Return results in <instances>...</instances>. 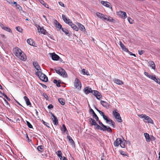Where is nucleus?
<instances>
[{
	"label": "nucleus",
	"instance_id": "1",
	"mask_svg": "<svg viewBox=\"0 0 160 160\" xmlns=\"http://www.w3.org/2000/svg\"><path fill=\"white\" fill-rule=\"evenodd\" d=\"M13 52L17 57L21 60L25 61L26 59L25 55L19 48H14L13 49Z\"/></svg>",
	"mask_w": 160,
	"mask_h": 160
},
{
	"label": "nucleus",
	"instance_id": "2",
	"mask_svg": "<svg viewBox=\"0 0 160 160\" xmlns=\"http://www.w3.org/2000/svg\"><path fill=\"white\" fill-rule=\"evenodd\" d=\"M36 74L42 81L44 82H47L48 80V78L47 76L44 74L42 73L41 71H38L36 72Z\"/></svg>",
	"mask_w": 160,
	"mask_h": 160
},
{
	"label": "nucleus",
	"instance_id": "3",
	"mask_svg": "<svg viewBox=\"0 0 160 160\" xmlns=\"http://www.w3.org/2000/svg\"><path fill=\"white\" fill-rule=\"evenodd\" d=\"M55 70L57 73L64 78L67 77V74L65 70L62 68H60L58 69H55Z\"/></svg>",
	"mask_w": 160,
	"mask_h": 160
},
{
	"label": "nucleus",
	"instance_id": "4",
	"mask_svg": "<svg viewBox=\"0 0 160 160\" xmlns=\"http://www.w3.org/2000/svg\"><path fill=\"white\" fill-rule=\"evenodd\" d=\"M117 110H115L113 111V115L115 118L117 119L119 122H121L122 120L120 114L117 111Z\"/></svg>",
	"mask_w": 160,
	"mask_h": 160
},
{
	"label": "nucleus",
	"instance_id": "5",
	"mask_svg": "<svg viewBox=\"0 0 160 160\" xmlns=\"http://www.w3.org/2000/svg\"><path fill=\"white\" fill-rule=\"evenodd\" d=\"M38 30L39 31V32H40L41 33L44 35H47L48 34V32L45 30L43 27H41L39 25H38L37 27Z\"/></svg>",
	"mask_w": 160,
	"mask_h": 160
},
{
	"label": "nucleus",
	"instance_id": "6",
	"mask_svg": "<svg viewBox=\"0 0 160 160\" xmlns=\"http://www.w3.org/2000/svg\"><path fill=\"white\" fill-rule=\"evenodd\" d=\"M74 85L75 87L78 89H80L81 87V84L79 79L77 78H76L75 82Z\"/></svg>",
	"mask_w": 160,
	"mask_h": 160
},
{
	"label": "nucleus",
	"instance_id": "7",
	"mask_svg": "<svg viewBox=\"0 0 160 160\" xmlns=\"http://www.w3.org/2000/svg\"><path fill=\"white\" fill-rule=\"evenodd\" d=\"M117 14L123 18H127L126 13L124 12L120 11L117 12Z\"/></svg>",
	"mask_w": 160,
	"mask_h": 160
},
{
	"label": "nucleus",
	"instance_id": "8",
	"mask_svg": "<svg viewBox=\"0 0 160 160\" xmlns=\"http://www.w3.org/2000/svg\"><path fill=\"white\" fill-rule=\"evenodd\" d=\"M50 114L53 123L55 125H57L58 124V120L52 113L51 112Z\"/></svg>",
	"mask_w": 160,
	"mask_h": 160
},
{
	"label": "nucleus",
	"instance_id": "9",
	"mask_svg": "<svg viewBox=\"0 0 160 160\" xmlns=\"http://www.w3.org/2000/svg\"><path fill=\"white\" fill-rule=\"evenodd\" d=\"M101 3L104 6L109 8H110L112 10V7L110 3L108 2L102 1L101 2Z\"/></svg>",
	"mask_w": 160,
	"mask_h": 160
},
{
	"label": "nucleus",
	"instance_id": "10",
	"mask_svg": "<svg viewBox=\"0 0 160 160\" xmlns=\"http://www.w3.org/2000/svg\"><path fill=\"white\" fill-rule=\"evenodd\" d=\"M84 92L86 94H88L90 93H93V90H92V89L89 87H85L84 89Z\"/></svg>",
	"mask_w": 160,
	"mask_h": 160
},
{
	"label": "nucleus",
	"instance_id": "11",
	"mask_svg": "<svg viewBox=\"0 0 160 160\" xmlns=\"http://www.w3.org/2000/svg\"><path fill=\"white\" fill-rule=\"evenodd\" d=\"M97 16L100 18L101 19L103 20H107V18L105 17V15L99 12H97L96 13Z\"/></svg>",
	"mask_w": 160,
	"mask_h": 160
},
{
	"label": "nucleus",
	"instance_id": "12",
	"mask_svg": "<svg viewBox=\"0 0 160 160\" xmlns=\"http://www.w3.org/2000/svg\"><path fill=\"white\" fill-rule=\"evenodd\" d=\"M94 95L96 96L98 99L100 100L101 98V95L100 93L97 91L93 90Z\"/></svg>",
	"mask_w": 160,
	"mask_h": 160
},
{
	"label": "nucleus",
	"instance_id": "13",
	"mask_svg": "<svg viewBox=\"0 0 160 160\" xmlns=\"http://www.w3.org/2000/svg\"><path fill=\"white\" fill-rule=\"evenodd\" d=\"M121 142V139L120 138H118L115 141L114 143V145L115 146H118L120 144Z\"/></svg>",
	"mask_w": 160,
	"mask_h": 160
},
{
	"label": "nucleus",
	"instance_id": "14",
	"mask_svg": "<svg viewBox=\"0 0 160 160\" xmlns=\"http://www.w3.org/2000/svg\"><path fill=\"white\" fill-rule=\"evenodd\" d=\"M52 58L54 60H58L60 58L57 55L54 53H52L51 54Z\"/></svg>",
	"mask_w": 160,
	"mask_h": 160
},
{
	"label": "nucleus",
	"instance_id": "15",
	"mask_svg": "<svg viewBox=\"0 0 160 160\" xmlns=\"http://www.w3.org/2000/svg\"><path fill=\"white\" fill-rule=\"evenodd\" d=\"M77 25L78 26L79 29L83 32L86 31V29L84 26L82 24H81L80 23H77Z\"/></svg>",
	"mask_w": 160,
	"mask_h": 160
},
{
	"label": "nucleus",
	"instance_id": "16",
	"mask_svg": "<svg viewBox=\"0 0 160 160\" xmlns=\"http://www.w3.org/2000/svg\"><path fill=\"white\" fill-rule=\"evenodd\" d=\"M119 43V45L122 50L125 52H128V49L123 44L121 41H120Z\"/></svg>",
	"mask_w": 160,
	"mask_h": 160
},
{
	"label": "nucleus",
	"instance_id": "17",
	"mask_svg": "<svg viewBox=\"0 0 160 160\" xmlns=\"http://www.w3.org/2000/svg\"><path fill=\"white\" fill-rule=\"evenodd\" d=\"M33 65L35 67V68L38 70V71H41V69H40V66L38 65V63L36 62H33Z\"/></svg>",
	"mask_w": 160,
	"mask_h": 160
},
{
	"label": "nucleus",
	"instance_id": "18",
	"mask_svg": "<svg viewBox=\"0 0 160 160\" xmlns=\"http://www.w3.org/2000/svg\"><path fill=\"white\" fill-rule=\"evenodd\" d=\"M157 83L160 85V79L158 78H157L155 75L152 76V78H151Z\"/></svg>",
	"mask_w": 160,
	"mask_h": 160
},
{
	"label": "nucleus",
	"instance_id": "19",
	"mask_svg": "<svg viewBox=\"0 0 160 160\" xmlns=\"http://www.w3.org/2000/svg\"><path fill=\"white\" fill-rule=\"evenodd\" d=\"M144 119L146 120V122L148 123L151 124H153V121L152 119L148 116H146Z\"/></svg>",
	"mask_w": 160,
	"mask_h": 160
},
{
	"label": "nucleus",
	"instance_id": "20",
	"mask_svg": "<svg viewBox=\"0 0 160 160\" xmlns=\"http://www.w3.org/2000/svg\"><path fill=\"white\" fill-rule=\"evenodd\" d=\"M100 103L103 107L106 108H108L109 107V104L106 102L101 100L100 102Z\"/></svg>",
	"mask_w": 160,
	"mask_h": 160
},
{
	"label": "nucleus",
	"instance_id": "21",
	"mask_svg": "<svg viewBox=\"0 0 160 160\" xmlns=\"http://www.w3.org/2000/svg\"><path fill=\"white\" fill-rule=\"evenodd\" d=\"M144 135L147 142H150V139L149 134L147 133H144Z\"/></svg>",
	"mask_w": 160,
	"mask_h": 160
},
{
	"label": "nucleus",
	"instance_id": "22",
	"mask_svg": "<svg viewBox=\"0 0 160 160\" xmlns=\"http://www.w3.org/2000/svg\"><path fill=\"white\" fill-rule=\"evenodd\" d=\"M24 99L26 101V102L27 105L29 106L31 105V103L30 102L27 96H24Z\"/></svg>",
	"mask_w": 160,
	"mask_h": 160
},
{
	"label": "nucleus",
	"instance_id": "23",
	"mask_svg": "<svg viewBox=\"0 0 160 160\" xmlns=\"http://www.w3.org/2000/svg\"><path fill=\"white\" fill-rule=\"evenodd\" d=\"M67 138H68L69 142L71 143L72 145L75 146V143L74 141L72 139V138L70 136H67Z\"/></svg>",
	"mask_w": 160,
	"mask_h": 160
},
{
	"label": "nucleus",
	"instance_id": "24",
	"mask_svg": "<svg viewBox=\"0 0 160 160\" xmlns=\"http://www.w3.org/2000/svg\"><path fill=\"white\" fill-rule=\"evenodd\" d=\"M114 82L118 85H122L123 84V82L122 81L118 79H115L114 81Z\"/></svg>",
	"mask_w": 160,
	"mask_h": 160
},
{
	"label": "nucleus",
	"instance_id": "25",
	"mask_svg": "<svg viewBox=\"0 0 160 160\" xmlns=\"http://www.w3.org/2000/svg\"><path fill=\"white\" fill-rule=\"evenodd\" d=\"M89 122H90V124L91 126L96 125H97V123L95 120L90 118L89 119Z\"/></svg>",
	"mask_w": 160,
	"mask_h": 160
},
{
	"label": "nucleus",
	"instance_id": "26",
	"mask_svg": "<svg viewBox=\"0 0 160 160\" xmlns=\"http://www.w3.org/2000/svg\"><path fill=\"white\" fill-rule=\"evenodd\" d=\"M56 153L57 154L58 157L61 160H62L63 157L62 156V153L61 151L60 150L58 151Z\"/></svg>",
	"mask_w": 160,
	"mask_h": 160
},
{
	"label": "nucleus",
	"instance_id": "27",
	"mask_svg": "<svg viewBox=\"0 0 160 160\" xmlns=\"http://www.w3.org/2000/svg\"><path fill=\"white\" fill-rule=\"evenodd\" d=\"M27 42L30 45L33 46L34 44V43L33 42L31 38L28 39L27 40Z\"/></svg>",
	"mask_w": 160,
	"mask_h": 160
},
{
	"label": "nucleus",
	"instance_id": "28",
	"mask_svg": "<svg viewBox=\"0 0 160 160\" xmlns=\"http://www.w3.org/2000/svg\"><path fill=\"white\" fill-rule=\"evenodd\" d=\"M53 82L54 83H55L56 84V85L58 87H59L61 86V85H60L61 81L60 80L57 81V80H56V79H54L53 80Z\"/></svg>",
	"mask_w": 160,
	"mask_h": 160
},
{
	"label": "nucleus",
	"instance_id": "29",
	"mask_svg": "<svg viewBox=\"0 0 160 160\" xmlns=\"http://www.w3.org/2000/svg\"><path fill=\"white\" fill-rule=\"evenodd\" d=\"M150 66L152 68L154 69L155 68V66L153 62L152 61H150L149 62Z\"/></svg>",
	"mask_w": 160,
	"mask_h": 160
},
{
	"label": "nucleus",
	"instance_id": "30",
	"mask_svg": "<svg viewBox=\"0 0 160 160\" xmlns=\"http://www.w3.org/2000/svg\"><path fill=\"white\" fill-rule=\"evenodd\" d=\"M40 3L43 4L44 6H45L46 8H48V5L42 0H40L39 1Z\"/></svg>",
	"mask_w": 160,
	"mask_h": 160
},
{
	"label": "nucleus",
	"instance_id": "31",
	"mask_svg": "<svg viewBox=\"0 0 160 160\" xmlns=\"http://www.w3.org/2000/svg\"><path fill=\"white\" fill-rule=\"evenodd\" d=\"M120 146L123 148H125V141H122L121 140V142L120 143Z\"/></svg>",
	"mask_w": 160,
	"mask_h": 160
},
{
	"label": "nucleus",
	"instance_id": "32",
	"mask_svg": "<svg viewBox=\"0 0 160 160\" xmlns=\"http://www.w3.org/2000/svg\"><path fill=\"white\" fill-rule=\"evenodd\" d=\"M61 130L63 132H65L66 131H67V129L64 124H63L62 127L61 128Z\"/></svg>",
	"mask_w": 160,
	"mask_h": 160
},
{
	"label": "nucleus",
	"instance_id": "33",
	"mask_svg": "<svg viewBox=\"0 0 160 160\" xmlns=\"http://www.w3.org/2000/svg\"><path fill=\"white\" fill-rule=\"evenodd\" d=\"M71 28L74 30L78 31V28L75 24H73L71 26Z\"/></svg>",
	"mask_w": 160,
	"mask_h": 160
},
{
	"label": "nucleus",
	"instance_id": "34",
	"mask_svg": "<svg viewBox=\"0 0 160 160\" xmlns=\"http://www.w3.org/2000/svg\"><path fill=\"white\" fill-rule=\"evenodd\" d=\"M58 101L62 105H64L65 104V100L63 99L62 98H59Z\"/></svg>",
	"mask_w": 160,
	"mask_h": 160
},
{
	"label": "nucleus",
	"instance_id": "35",
	"mask_svg": "<svg viewBox=\"0 0 160 160\" xmlns=\"http://www.w3.org/2000/svg\"><path fill=\"white\" fill-rule=\"evenodd\" d=\"M43 146L42 145L38 146L37 147V149L40 152H42L43 150Z\"/></svg>",
	"mask_w": 160,
	"mask_h": 160
},
{
	"label": "nucleus",
	"instance_id": "36",
	"mask_svg": "<svg viewBox=\"0 0 160 160\" xmlns=\"http://www.w3.org/2000/svg\"><path fill=\"white\" fill-rule=\"evenodd\" d=\"M82 73L83 75H89V72H88L87 71H86L85 69H83L82 70Z\"/></svg>",
	"mask_w": 160,
	"mask_h": 160
},
{
	"label": "nucleus",
	"instance_id": "37",
	"mask_svg": "<svg viewBox=\"0 0 160 160\" xmlns=\"http://www.w3.org/2000/svg\"><path fill=\"white\" fill-rule=\"evenodd\" d=\"M16 29L17 31L20 32H22L23 31L22 29L19 26L16 27Z\"/></svg>",
	"mask_w": 160,
	"mask_h": 160
},
{
	"label": "nucleus",
	"instance_id": "38",
	"mask_svg": "<svg viewBox=\"0 0 160 160\" xmlns=\"http://www.w3.org/2000/svg\"><path fill=\"white\" fill-rule=\"evenodd\" d=\"M144 74L146 76L150 79H151L152 78V76H153V75H150L147 72H144Z\"/></svg>",
	"mask_w": 160,
	"mask_h": 160
},
{
	"label": "nucleus",
	"instance_id": "39",
	"mask_svg": "<svg viewBox=\"0 0 160 160\" xmlns=\"http://www.w3.org/2000/svg\"><path fill=\"white\" fill-rule=\"evenodd\" d=\"M62 30L63 32H64L67 35H68V31L67 29L62 28Z\"/></svg>",
	"mask_w": 160,
	"mask_h": 160
},
{
	"label": "nucleus",
	"instance_id": "40",
	"mask_svg": "<svg viewBox=\"0 0 160 160\" xmlns=\"http://www.w3.org/2000/svg\"><path fill=\"white\" fill-rule=\"evenodd\" d=\"M4 30H6V31L8 32H12V31L10 28L8 27H5Z\"/></svg>",
	"mask_w": 160,
	"mask_h": 160
},
{
	"label": "nucleus",
	"instance_id": "41",
	"mask_svg": "<svg viewBox=\"0 0 160 160\" xmlns=\"http://www.w3.org/2000/svg\"><path fill=\"white\" fill-rule=\"evenodd\" d=\"M92 116L93 118H95L97 121V120H98L99 118L95 113H94L93 114H92Z\"/></svg>",
	"mask_w": 160,
	"mask_h": 160
},
{
	"label": "nucleus",
	"instance_id": "42",
	"mask_svg": "<svg viewBox=\"0 0 160 160\" xmlns=\"http://www.w3.org/2000/svg\"><path fill=\"white\" fill-rule=\"evenodd\" d=\"M120 154L123 156H127L128 157V156L124 151H120Z\"/></svg>",
	"mask_w": 160,
	"mask_h": 160
},
{
	"label": "nucleus",
	"instance_id": "43",
	"mask_svg": "<svg viewBox=\"0 0 160 160\" xmlns=\"http://www.w3.org/2000/svg\"><path fill=\"white\" fill-rule=\"evenodd\" d=\"M26 122H27V125L29 128H32V125L31 124V123L28 121H26Z\"/></svg>",
	"mask_w": 160,
	"mask_h": 160
},
{
	"label": "nucleus",
	"instance_id": "44",
	"mask_svg": "<svg viewBox=\"0 0 160 160\" xmlns=\"http://www.w3.org/2000/svg\"><path fill=\"white\" fill-rule=\"evenodd\" d=\"M128 22H129L130 23L132 24V23H133V22H134L133 20L131 18H128Z\"/></svg>",
	"mask_w": 160,
	"mask_h": 160
},
{
	"label": "nucleus",
	"instance_id": "45",
	"mask_svg": "<svg viewBox=\"0 0 160 160\" xmlns=\"http://www.w3.org/2000/svg\"><path fill=\"white\" fill-rule=\"evenodd\" d=\"M55 27L56 28H58L59 29H62V26L60 23H59L58 24H57V25Z\"/></svg>",
	"mask_w": 160,
	"mask_h": 160
},
{
	"label": "nucleus",
	"instance_id": "46",
	"mask_svg": "<svg viewBox=\"0 0 160 160\" xmlns=\"http://www.w3.org/2000/svg\"><path fill=\"white\" fill-rule=\"evenodd\" d=\"M138 116L141 118H144L145 119L147 115L145 114H142L141 115H138Z\"/></svg>",
	"mask_w": 160,
	"mask_h": 160
},
{
	"label": "nucleus",
	"instance_id": "47",
	"mask_svg": "<svg viewBox=\"0 0 160 160\" xmlns=\"http://www.w3.org/2000/svg\"><path fill=\"white\" fill-rule=\"evenodd\" d=\"M62 18L64 22L67 21V18L65 15L62 14Z\"/></svg>",
	"mask_w": 160,
	"mask_h": 160
},
{
	"label": "nucleus",
	"instance_id": "48",
	"mask_svg": "<svg viewBox=\"0 0 160 160\" xmlns=\"http://www.w3.org/2000/svg\"><path fill=\"white\" fill-rule=\"evenodd\" d=\"M42 122H43V123L45 125H46L47 127H49V126L48 125H49V124L47 122H46L44 121L43 120H42Z\"/></svg>",
	"mask_w": 160,
	"mask_h": 160
},
{
	"label": "nucleus",
	"instance_id": "49",
	"mask_svg": "<svg viewBox=\"0 0 160 160\" xmlns=\"http://www.w3.org/2000/svg\"><path fill=\"white\" fill-rule=\"evenodd\" d=\"M16 6L19 10H22V8L19 5L17 4Z\"/></svg>",
	"mask_w": 160,
	"mask_h": 160
},
{
	"label": "nucleus",
	"instance_id": "50",
	"mask_svg": "<svg viewBox=\"0 0 160 160\" xmlns=\"http://www.w3.org/2000/svg\"><path fill=\"white\" fill-rule=\"evenodd\" d=\"M106 131H107L109 132H111L112 131V130L110 127L109 126H107V128H106Z\"/></svg>",
	"mask_w": 160,
	"mask_h": 160
},
{
	"label": "nucleus",
	"instance_id": "51",
	"mask_svg": "<svg viewBox=\"0 0 160 160\" xmlns=\"http://www.w3.org/2000/svg\"><path fill=\"white\" fill-rule=\"evenodd\" d=\"M97 126H96V128L97 129H100V130H102V129H103V128L102 127H101L99 125H98L97 124V125H96Z\"/></svg>",
	"mask_w": 160,
	"mask_h": 160
},
{
	"label": "nucleus",
	"instance_id": "52",
	"mask_svg": "<svg viewBox=\"0 0 160 160\" xmlns=\"http://www.w3.org/2000/svg\"><path fill=\"white\" fill-rule=\"evenodd\" d=\"M2 95L7 100H8L9 101L10 100V99L4 93H2Z\"/></svg>",
	"mask_w": 160,
	"mask_h": 160
},
{
	"label": "nucleus",
	"instance_id": "53",
	"mask_svg": "<svg viewBox=\"0 0 160 160\" xmlns=\"http://www.w3.org/2000/svg\"><path fill=\"white\" fill-rule=\"evenodd\" d=\"M138 53L140 55H141L143 54V52H144V51L143 50H138Z\"/></svg>",
	"mask_w": 160,
	"mask_h": 160
},
{
	"label": "nucleus",
	"instance_id": "54",
	"mask_svg": "<svg viewBox=\"0 0 160 160\" xmlns=\"http://www.w3.org/2000/svg\"><path fill=\"white\" fill-rule=\"evenodd\" d=\"M106 121L108 120V118L105 115L102 117Z\"/></svg>",
	"mask_w": 160,
	"mask_h": 160
},
{
	"label": "nucleus",
	"instance_id": "55",
	"mask_svg": "<svg viewBox=\"0 0 160 160\" xmlns=\"http://www.w3.org/2000/svg\"><path fill=\"white\" fill-rule=\"evenodd\" d=\"M113 121L110 119H108V120L106 121V122L109 124H111Z\"/></svg>",
	"mask_w": 160,
	"mask_h": 160
},
{
	"label": "nucleus",
	"instance_id": "56",
	"mask_svg": "<svg viewBox=\"0 0 160 160\" xmlns=\"http://www.w3.org/2000/svg\"><path fill=\"white\" fill-rule=\"evenodd\" d=\"M58 3H59V5H60L61 6L63 7H64V4L63 3H62V2H58Z\"/></svg>",
	"mask_w": 160,
	"mask_h": 160
},
{
	"label": "nucleus",
	"instance_id": "57",
	"mask_svg": "<svg viewBox=\"0 0 160 160\" xmlns=\"http://www.w3.org/2000/svg\"><path fill=\"white\" fill-rule=\"evenodd\" d=\"M3 99L4 101L5 104L6 105H8L9 106V104L8 102L5 98H3Z\"/></svg>",
	"mask_w": 160,
	"mask_h": 160
},
{
	"label": "nucleus",
	"instance_id": "58",
	"mask_svg": "<svg viewBox=\"0 0 160 160\" xmlns=\"http://www.w3.org/2000/svg\"><path fill=\"white\" fill-rule=\"evenodd\" d=\"M0 26L2 29H4L6 26L1 23H0Z\"/></svg>",
	"mask_w": 160,
	"mask_h": 160
},
{
	"label": "nucleus",
	"instance_id": "59",
	"mask_svg": "<svg viewBox=\"0 0 160 160\" xmlns=\"http://www.w3.org/2000/svg\"><path fill=\"white\" fill-rule=\"evenodd\" d=\"M53 108V106L52 104H50L48 106V108L49 109L52 108Z\"/></svg>",
	"mask_w": 160,
	"mask_h": 160
},
{
	"label": "nucleus",
	"instance_id": "60",
	"mask_svg": "<svg viewBox=\"0 0 160 160\" xmlns=\"http://www.w3.org/2000/svg\"><path fill=\"white\" fill-rule=\"evenodd\" d=\"M97 121L98 122V123H99V124H100L101 126H102H102H104V125H103V123H102V122H100V121L99 120H97Z\"/></svg>",
	"mask_w": 160,
	"mask_h": 160
},
{
	"label": "nucleus",
	"instance_id": "61",
	"mask_svg": "<svg viewBox=\"0 0 160 160\" xmlns=\"http://www.w3.org/2000/svg\"><path fill=\"white\" fill-rule=\"evenodd\" d=\"M54 24H55V26H56L57 25V24H58V23H59V22H58L57 20H55L54 21Z\"/></svg>",
	"mask_w": 160,
	"mask_h": 160
},
{
	"label": "nucleus",
	"instance_id": "62",
	"mask_svg": "<svg viewBox=\"0 0 160 160\" xmlns=\"http://www.w3.org/2000/svg\"><path fill=\"white\" fill-rule=\"evenodd\" d=\"M102 127L103 128V129H102V130H103V131H106V128H107V126H105L104 125V126H102Z\"/></svg>",
	"mask_w": 160,
	"mask_h": 160
},
{
	"label": "nucleus",
	"instance_id": "63",
	"mask_svg": "<svg viewBox=\"0 0 160 160\" xmlns=\"http://www.w3.org/2000/svg\"><path fill=\"white\" fill-rule=\"evenodd\" d=\"M44 98L46 99V100H48V97L46 94H45L43 95Z\"/></svg>",
	"mask_w": 160,
	"mask_h": 160
},
{
	"label": "nucleus",
	"instance_id": "64",
	"mask_svg": "<svg viewBox=\"0 0 160 160\" xmlns=\"http://www.w3.org/2000/svg\"><path fill=\"white\" fill-rule=\"evenodd\" d=\"M90 112H91V113L92 114H93L94 113H95L94 111L92 108H91L90 109Z\"/></svg>",
	"mask_w": 160,
	"mask_h": 160
}]
</instances>
